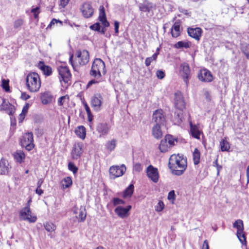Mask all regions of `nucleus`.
Masks as SVG:
<instances>
[{"label": "nucleus", "instance_id": "9b49d317", "mask_svg": "<svg viewBox=\"0 0 249 249\" xmlns=\"http://www.w3.org/2000/svg\"><path fill=\"white\" fill-rule=\"evenodd\" d=\"M174 104L178 110H182L185 108V103L181 92L177 91L174 94Z\"/></svg>", "mask_w": 249, "mask_h": 249}, {"label": "nucleus", "instance_id": "0e129e2a", "mask_svg": "<svg viewBox=\"0 0 249 249\" xmlns=\"http://www.w3.org/2000/svg\"><path fill=\"white\" fill-rule=\"evenodd\" d=\"M84 108H85V110L86 111V112H87V114H89L90 113H91V112L90 111V108L88 106V105L87 104V103H84Z\"/></svg>", "mask_w": 249, "mask_h": 249}, {"label": "nucleus", "instance_id": "4be33fe9", "mask_svg": "<svg viewBox=\"0 0 249 249\" xmlns=\"http://www.w3.org/2000/svg\"><path fill=\"white\" fill-rule=\"evenodd\" d=\"M73 213L75 214H77L76 216L79 221H84L85 220L87 213L84 207L81 206L79 209L77 208H74Z\"/></svg>", "mask_w": 249, "mask_h": 249}, {"label": "nucleus", "instance_id": "2f4dec72", "mask_svg": "<svg viewBox=\"0 0 249 249\" xmlns=\"http://www.w3.org/2000/svg\"><path fill=\"white\" fill-rule=\"evenodd\" d=\"M116 144L117 141L116 139H113L110 141H108L106 142L105 147L108 151L111 152L114 150L116 146Z\"/></svg>", "mask_w": 249, "mask_h": 249}, {"label": "nucleus", "instance_id": "de8ad7c7", "mask_svg": "<svg viewBox=\"0 0 249 249\" xmlns=\"http://www.w3.org/2000/svg\"><path fill=\"white\" fill-rule=\"evenodd\" d=\"M241 50L247 58L249 59V45L246 44H243L241 47Z\"/></svg>", "mask_w": 249, "mask_h": 249}, {"label": "nucleus", "instance_id": "e433bc0d", "mask_svg": "<svg viewBox=\"0 0 249 249\" xmlns=\"http://www.w3.org/2000/svg\"><path fill=\"white\" fill-rule=\"evenodd\" d=\"M159 149L161 152H165L170 147L164 140H162L159 145Z\"/></svg>", "mask_w": 249, "mask_h": 249}, {"label": "nucleus", "instance_id": "49530a36", "mask_svg": "<svg viewBox=\"0 0 249 249\" xmlns=\"http://www.w3.org/2000/svg\"><path fill=\"white\" fill-rule=\"evenodd\" d=\"M239 233V234H238V231H237L236 235L238 238L243 245H246L247 242L245 234L243 233V232H240Z\"/></svg>", "mask_w": 249, "mask_h": 249}, {"label": "nucleus", "instance_id": "5701e85b", "mask_svg": "<svg viewBox=\"0 0 249 249\" xmlns=\"http://www.w3.org/2000/svg\"><path fill=\"white\" fill-rule=\"evenodd\" d=\"M92 66H94L97 71H100L104 74L106 73L105 63L101 59H95L92 63Z\"/></svg>", "mask_w": 249, "mask_h": 249}, {"label": "nucleus", "instance_id": "774afa93", "mask_svg": "<svg viewBox=\"0 0 249 249\" xmlns=\"http://www.w3.org/2000/svg\"><path fill=\"white\" fill-rule=\"evenodd\" d=\"M202 249H209L208 242L207 240H205L203 242Z\"/></svg>", "mask_w": 249, "mask_h": 249}, {"label": "nucleus", "instance_id": "bf43d9fd", "mask_svg": "<svg viewBox=\"0 0 249 249\" xmlns=\"http://www.w3.org/2000/svg\"><path fill=\"white\" fill-rule=\"evenodd\" d=\"M156 75H157V76L159 79H162L165 76L164 72L161 70L157 71L156 72Z\"/></svg>", "mask_w": 249, "mask_h": 249}, {"label": "nucleus", "instance_id": "423d86ee", "mask_svg": "<svg viewBox=\"0 0 249 249\" xmlns=\"http://www.w3.org/2000/svg\"><path fill=\"white\" fill-rule=\"evenodd\" d=\"M125 171V166L124 164H122L120 166L117 165L111 166L109 172L111 178H115L123 176Z\"/></svg>", "mask_w": 249, "mask_h": 249}, {"label": "nucleus", "instance_id": "1a4fd4ad", "mask_svg": "<svg viewBox=\"0 0 249 249\" xmlns=\"http://www.w3.org/2000/svg\"><path fill=\"white\" fill-rule=\"evenodd\" d=\"M180 68L181 76L187 87L191 72L190 67L188 64L183 63L180 65Z\"/></svg>", "mask_w": 249, "mask_h": 249}, {"label": "nucleus", "instance_id": "f8f14e48", "mask_svg": "<svg viewBox=\"0 0 249 249\" xmlns=\"http://www.w3.org/2000/svg\"><path fill=\"white\" fill-rule=\"evenodd\" d=\"M197 77L198 79L203 82H210L213 80V76L211 72L206 69L200 70Z\"/></svg>", "mask_w": 249, "mask_h": 249}, {"label": "nucleus", "instance_id": "473e14b6", "mask_svg": "<svg viewBox=\"0 0 249 249\" xmlns=\"http://www.w3.org/2000/svg\"><path fill=\"white\" fill-rule=\"evenodd\" d=\"M61 184L63 189L69 188L72 184V180L71 178L69 177L65 178L61 181Z\"/></svg>", "mask_w": 249, "mask_h": 249}, {"label": "nucleus", "instance_id": "a878e982", "mask_svg": "<svg viewBox=\"0 0 249 249\" xmlns=\"http://www.w3.org/2000/svg\"><path fill=\"white\" fill-rule=\"evenodd\" d=\"M189 124L191 135L194 138L199 140L201 132L199 130L198 127L196 125L193 124L191 121L189 122Z\"/></svg>", "mask_w": 249, "mask_h": 249}, {"label": "nucleus", "instance_id": "ea45409f", "mask_svg": "<svg viewBox=\"0 0 249 249\" xmlns=\"http://www.w3.org/2000/svg\"><path fill=\"white\" fill-rule=\"evenodd\" d=\"M200 155L199 151L197 148H195L193 152V156L194 164L196 165L199 162Z\"/></svg>", "mask_w": 249, "mask_h": 249}, {"label": "nucleus", "instance_id": "f704fd0d", "mask_svg": "<svg viewBox=\"0 0 249 249\" xmlns=\"http://www.w3.org/2000/svg\"><path fill=\"white\" fill-rule=\"evenodd\" d=\"M233 227L237 229L238 233L240 232H243L244 225L243 221L241 219L236 220L233 224Z\"/></svg>", "mask_w": 249, "mask_h": 249}, {"label": "nucleus", "instance_id": "c9c22d12", "mask_svg": "<svg viewBox=\"0 0 249 249\" xmlns=\"http://www.w3.org/2000/svg\"><path fill=\"white\" fill-rule=\"evenodd\" d=\"M220 146L222 151H228L230 148L229 142L226 139H222L220 142Z\"/></svg>", "mask_w": 249, "mask_h": 249}, {"label": "nucleus", "instance_id": "9d476101", "mask_svg": "<svg viewBox=\"0 0 249 249\" xmlns=\"http://www.w3.org/2000/svg\"><path fill=\"white\" fill-rule=\"evenodd\" d=\"M131 205H127L124 207L122 206H118L114 210L115 213L121 218L127 217L129 215V211L131 209Z\"/></svg>", "mask_w": 249, "mask_h": 249}, {"label": "nucleus", "instance_id": "a211bd4d", "mask_svg": "<svg viewBox=\"0 0 249 249\" xmlns=\"http://www.w3.org/2000/svg\"><path fill=\"white\" fill-rule=\"evenodd\" d=\"M110 130V126L107 123H99L96 127V130L100 134V136L107 135Z\"/></svg>", "mask_w": 249, "mask_h": 249}, {"label": "nucleus", "instance_id": "cd10ccee", "mask_svg": "<svg viewBox=\"0 0 249 249\" xmlns=\"http://www.w3.org/2000/svg\"><path fill=\"white\" fill-rule=\"evenodd\" d=\"M160 125L156 124L152 128V135L156 139H160L162 136Z\"/></svg>", "mask_w": 249, "mask_h": 249}, {"label": "nucleus", "instance_id": "a19ab883", "mask_svg": "<svg viewBox=\"0 0 249 249\" xmlns=\"http://www.w3.org/2000/svg\"><path fill=\"white\" fill-rule=\"evenodd\" d=\"M44 226L45 230L49 232L53 231L56 229L55 225L51 222H47L44 224Z\"/></svg>", "mask_w": 249, "mask_h": 249}, {"label": "nucleus", "instance_id": "37998d69", "mask_svg": "<svg viewBox=\"0 0 249 249\" xmlns=\"http://www.w3.org/2000/svg\"><path fill=\"white\" fill-rule=\"evenodd\" d=\"M166 142L170 146V147L175 144V142L176 141L175 139L170 135H167L165 136L164 139Z\"/></svg>", "mask_w": 249, "mask_h": 249}, {"label": "nucleus", "instance_id": "c85d7f7f", "mask_svg": "<svg viewBox=\"0 0 249 249\" xmlns=\"http://www.w3.org/2000/svg\"><path fill=\"white\" fill-rule=\"evenodd\" d=\"M38 66L45 75L49 76L52 74V69L51 67L45 65L44 62H40Z\"/></svg>", "mask_w": 249, "mask_h": 249}, {"label": "nucleus", "instance_id": "3c124183", "mask_svg": "<svg viewBox=\"0 0 249 249\" xmlns=\"http://www.w3.org/2000/svg\"><path fill=\"white\" fill-rule=\"evenodd\" d=\"M89 28L92 30L100 32L101 26L99 22H97L93 25H90Z\"/></svg>", "mask_w": 249, "mask_h": 249}, {"label": "nucleus", "instance_id": "f257e3e1", "mask_svg": "<svg viewBox=\"0 0 249 249\" xmlns=\"http://www.w3.org/2000/svg\"><path fill=\"white\" fill-rule=\"evenodd\" d=\"M168 166L173 174L181 175L187 167L186 160L179 154L172 155L169 158Z\"/></svg>", "mask_w": 249, "mask_h": 249}, {"label": "nucleus", "instance_id": "dca6fc26", "mask_svg": "<svg viewBox=\"0 0 249 249\" xmlns=\"http://www.w3.org/2000/svg\"><path fill=\"white\" fill-rule=\"evenodd\" d=\"M153 121L156 123V124H162L165 121L164 115L161 109H158L154 112L153 114Z\"/></svg>", "mask_w": 249, "mask_h": 249}, {"label": "nucleus", "instance_id": "58836bf2", "mask_svg": "<svg viewBox=\"0 0 249 249\" xmlns=\"http://www.w3.org/2000/svg\"><path fill=\"white\" fill-rule=\"evenodd\" d=\"M15 159L18 162L21 163L25 159V154L22 152H18L14 154Z\"/></svg>", "mask_w": 249, "mask_h": 249}, {"label": "nucleus", "instance_id": "2eb2a0df", "mask_svg": "<svg viewBox=\"0 0 249 249\" xmlns=\"http://www.w3.org/2000/svg\"><path fill=\"white\" fill-rule=\"evenodd\" d=\"M147 175L154 182L157 183L159 180V173L158 169L152 165H149L147 168Z\"/></svg>", "mask_w": 249, "mask_h": 249}, {"label": "nucleus", "instance_id": "c756f323", "mask_svg": "<svg viewBox=\"0 0 249 249\" xmlns=\"http://www.w3.org/2000/svg\"><path fill=\"white\" fill-rule=\"evenodd\" d=\"M182 111V110H178L175 112L173 122L175 124L178 125L182 122L183 114Z\"/></svg>", "mask_w": 249, "mask_h": 249}, {"label": "nucleus", "instance_id": "680f3d73", "mask_svg": "<svg viewBox=\"0 0 249 249\" xmlns=\"http://www.w3.org/2000/svg\"><path fill=\"white\" fill-rule=\"evenodd\" d=\"M119 22L117 21H115V22H114V29H115V33L116 34H118L119 33Z\"/></svg>", "mask_w": 249, "mask_h": 249}, {"label": "nucleus", "instance_id": "20e7f679", "mask_svg": "<svg viewBox=\"0 0 249 249\" xmlns=\"http://www.w3.org/2000/svg\"><path fill=\"white\" fill-rule=\"evenodd\" d=\"M58 71L59 74V80L63 86V82L68 85L70 84L71 74L67 66H60L58 68ZM64 86H66L65 85Z\"/></svg>", "mask_w": 249, "mask_h": 249}, {"label": "nucleus", "instance_id": "aec40b11", "mask_svg": "<svg viewBox=\"0 0 249 249\" xmlns=\"http://www.w3.org/2000/svg\"><path fill=\"white\" fill-rule=\"evenodd\" d=\"M11 168L8 161L3 159L0 160V174L7 175Z\"/></svg>", "mask_w": 249, "mask_h": 249}, {"label": "nucleus", "instance_id": "6e6552de", "mask_svg": "<svg viewBox=\"0 0 249 249\" xmlns=\"http://www.w3.org/2000/svg\"><path fill=\"white\" fill-rule=\"evenodd\" d=\"M33 134L32 132H28L24 134L21 142L22 146L25 147L28 151L32 150L34 144L33 143Z\"/></svg>", "mask_w": 249, "mask_h": 249}, {"label": "nucleus", "instance_id": "ddd939ff", "mask_svg": "<svg viewBox=\"0 0 249 249\" xmlns=\"http://www.w3.org/2000/svg\"><path fill=\"white\" fill-rule=\"evenodd\" d=\"M139 10L143 12H153L156 9V5L155 3L148 0H145L138 5Z\"/></svg>", "mask_w": 249, "mask_h": 249}, {"label": "nucleus", "instance_id": "79ce46f5", "mask_svg": "<svg viewBox=\"0 0 249 249\" xmlns=\"http://www.w3.org/2000/svg\"><path fill=\"white\" fill-rule=\"evenodd\" d=\"M96 68H95L94 66L92 65L91 69L90 71V74L91 76H93L94 77H96L97 78H100L101 76V72L100 71H98L96 70Z\"/></svg>", "mask_w": 249, "mask_h": 249}, {"label": "nucleus", "instance_id": "6e6d98bb", "mask_svg": "<svg viewBox=\"0 0 249 249\" xmlns=\"http://www.w3.org/2000/svg\"><path fill=\"white\" fill-rule=\"evenodd\" d=\"M142 170V165L139 163H136L134 164L133 166V170L137 172H140Z\"/></svg>", "mask_w": 249, "mask_h": 249}, {"label": "nucleus", "instance_id": "052dcab7", "mask_svg": "<svg viewBox=\"0 0 249 249\" xmlns=\"http://www.w3.org/2000/svg\"><path fill=\"white\" fill-rule=\"evenodd\" d=\"M100 82L99 80H98L97 79H92L89 82V83L87 84V87H89L92 84H97Z\"/></svg>", "mask_w": 249, "mask_h": 249}, {"label": "nucleus", "instance_id": "4d7b16f0", "mask_svg": "<svg viewBox=\"0 0 249 249\" xmlns=\"http://www.w3.org/2000/svg\"><path fill=\"white\" fill-rule=\"evenodd\" d=\"M66 98L68 99L69 97L66 96H63L60 97L58 100V105L60 106H62Z\"/></svg>", "mask_w": 249, "mask_h": 249}, {"label": "nucleus", "instance_id": "bb28decb", "mask_svg": "<svg viewBox=\"0 0 249 249\" xmlns=\"http://www.w3.org/2000/svg\"><path fill=\"white\" fill-rule=\"evenodd\" d=\"M53 96L49 91H46L40 94V99L43 105H47L52 102Z\"/></svg>", "mask_w": 249, "mask_h": 249}, {"label": "nucleus", "instance_id": "a18cd8bd", "mask_svg": "<svg viewBox=\"0 0 249 249\" xmlns=\"http://www.w3.org/2000/svg\"><path fill=\"white\" fill-rule=\"evenodd\" d=\"M112 202L114 206L117 207L125 203V201L118 197H114L112 199Z\"/></svg>", "mask_w": 249, "mask_h": 249}, {"label": "nucleus", "instance_id": "f03ea898", "mask_svg": "<svg viewBox=\"0 0 249 249\" xmlns=\"http://www.w3.org/2000/svg\"><path fill=\"white\" fill-rule=\"evenodd\" d=\"M75 58L73 60V55L70 57L69 61L71 63L73 69L76 71L77 67L79 66H84L87 64L89 59V55L88 51L85 50L77 51L75 53Z\"/></svg>", "mask_w": 249, "mask_h": 249}, {"label": "nucleus", "instance_id": "7c9ffc66", "mask_svg": "<svg viewBox=\"0 0 249 249\" xmlns=\"http://www.w3.org/2000/svg\"><path fill=\"white\" fill-rule=\"evenodd\" d=\"M75 134L81 139H84L86 135V128L84 126L81 125L78 126L75 130Z\"/></svg>", "mask_w": 249, "mask_h": 249}, {"label": "nucleus", "instance_id": "412c9836", "mask_svg": "<svg viewBox=\"0 0 249 249\" xmlns=\"http://www.w3.org/2000/svg\"><path fill=\"white\" fill-rule=\"evenodd\" d=\"M0 108L1 109L5 110L10 115H12L15 111L14 106L10 104L5 99H3Z\"/></svg>", "mask_w": 249, "mask_h": 249}, {"label": "nucleus", "instance_id": "6ab92c4d", "mask_svg": "<svg viewBox=\"0 0 249 249\" xmlns=\"http://www.w3.org/2000/svg\"><path fill=\"white\" fill-rule=\"evenodd\" d=\"M187 32L189 36L197 40H199L202 34V29L198 27L196 28L189 27L187 29Z\"/></svg>", "mask_w": 249, "mask_h": 249}, {"label": "nucleus", "instance_id": "4c0bfd02", "mask_svg": "<svg viewBox=\"0 0 249 249\" xmlns=\"http://www.w3.org/2000/svg\"><path fill=\"white\" fill-rule=\"evenodd\" d=\"M190 46V45L189 42L180 41L175 44L174 47L177 49H181L183 48H189Z\"/></svg>", "mask_w": 249, "mask_h": 249}, {"label": "nucleus", "instance_id": "603ef678", "mask_svg": "<svg viewBox=\"0 0 249 249\" xmlns=\"http://www.w3.org/2000/svg\"><path fill=\"white\" fill-rule=\"evenodd\" d=\"M68 168L69 169L72 171L74 174L76 173L77 172L78 168L71 162H70L68 163Z\"/></svg>", "mask_w": 249, "mask_h": 249}, {"label": "nucleus", "instance_id": "393cba45", "mask_svg": "<svg viewBox=\"0 0 249 249\" xmlns=\"http://www.w3.org/2000/svg\"><path fill=\"white\" fill-rule=\"evenodd\" d=\"M99 10V20L102 22L105 27H108L109 26V23L107 19L104 7L103 6H100Z\"/></svg>", "mask_w": 249, "mask_h": 249}, {"label": "nucleus", "instance_id": "13d9d810", "mask_svg": "<svg viewBox=\"0 0 249 249\" xmlns=\"http://www.w3.org/2000/svg\"><path fill=\"white\" fill-rule=\"evenodd\" d=\"M168 199L169 200H174L175 199V194L174 190L169 192L168 195Z\"/></svg>", "mask_w": 249, "mask_h": 249}, {"label": "nucleus", "instance_id": "39448f33", "mask_svg": "<svg viewBox=\"0 0 249 249\" xmlns=\"http://www.w3.org/2000/svg\"><path fill=\"white\" fill-rule=\"evenodd\" d=\"M20 219L28 221L30 223H34L36 220V217L33 214L30 210V205L23 208L19 213Z\"/></svg>", "mask_w": 249, "mask_h": 249}, {"label": "nucleus", "instance_id": "72a5a7b5", "mask_svg": "<svg viewBox=\"0 0 249 249\" xmlns=\"http://www.w3.org/2000/svg\"><path fill=\"white\" fill-rule=\"evenodd\" d=\"M134 191V185L130 184L127 187L124 191L123 193V197L125 198L127 197H130L131 196Z\"/></svg>", "mask_w": 249, "mask_h": 249}, {"label": "nucleus", "instance_id": "c03bdc74", "mask_svg": "<svg viewBox=\"0 0 249 249\" xmlns=\"http://www.w3.org/2000/svg\"><path fill=\"white\" fill-rule=\"evenodd\" d=\"M157 59V54H154L151 57H147L145 60V64L146 66H149L151 63L153 61H156Z\"/></svg>", "mask_w": 249, "mask_h": 249}, {"label": "nucleus", "instance_id": "09e8293b", "mask_svg": "<svg viewBox=\"0 0 249 249\" xmlns=\"http://www.w3.org/2000/svg\"><path fill=\"white\" fill-rule=\"evenodd\" d=\"M23 19L21 18L18 19L16 20L13 23L14 28L15 29H18L23 25Z\"/></svg>", "mask_w": 249, "mask_h": 249}, {"label": "nucleus", "instance_id": "338daca9", "mask_svg": "<svg viewBox=\"0 0 249 249\" xmlns=\"http://www.w3.org/2000/svg\"><path fill=\"white\" fill-rule=\"evenodd\" d=\"M70 0H60V5L63 7H65L69 2Z\"/></svg>", "mask_w": 249, "mask_h": 249}, {"label": "nucleus", "instance_id": "b1692460", "mask_svg": "<svg viewBox=\"0 0 249 249\" xmlns=\"http://www.w3.org/2000/svg\"><path fill=\"white\" fill-rule=\"evenodd\" d=\"M181 22L179 20H178L174 23L171 28V33L172 37H177L180 35V26Z\"/></svg>", "mask_w": 249, "mask_h": 249}, {"label": "nucleus", "instance_id": "0eeeda50", "mask_svg": "<svg viewBox=\"0 0 249 249\" xmlns=\"http://www.w3.org/2000/svg\"><path fill=\"white\" fill-rule=\"evenodd\" d=\"M103 103V98L99 93L94 94L91 98V106L96 111L101 110Z\"/></svg>", "mask_w": 249, "mask_h": 249}, {"label": "nucleus", "instance_id": "864d4df0", "mask_svg": "<svg viewBox=\"0 0 249 249\" xmlns=\"http://www.w3.org/2000/svg\"><path fill=\"white\" fill-rule=\"evenodd\" d=\"M164 205L162 201H159L156 207V211L157 212H161L164 208Z\"/></svg>", "mask_w": 249, "mask_h": 249}, {"label": "nucleus", "instance_id": "5fc2aeb1", "mask_svg": "<svg viewBox=\"0 0 249 249\" xmlns=\"http://www.w3.org/2000/svg\"><path fill=\"white\" fill-rule=\"evenodd\" d=\"M57 23H59L61 25L62 24V22L59 20L53 18L50 24L47 27V29H51L53 26L55 24Z\"/></svg>", "mask_w": 249, "mask_h": 249}, {"label": "nucleus", "instance_id": "69168bd1", "mask_svg": "<svg viewBox=\"0 0 249 249\" xmlns=\"http://www.w3.org/2000/svg\"><path fill=\"white\" fill-rule=\"evenodd\" d=\"M21 98L24 100H27L30 98V96L26 93H22Z\"/></svg>", "mask_w": 249, "mask_h": 249}, {"label": "nucleus", "instance_id": "7ed1b4c3", "mask_svg": "<svg viewBox=\"0 0 249 249\" xmlns=\"http://www.w3.org/2000/svg\"><path fill=\"white\" fill-rule=\"evenodd\" d=\"M27 89L32 92L38 91L41 87V81L39 75L36 72L29 73L26 78Z\"/></svg>", "mask_w": 249, "mask_h": 249}, {"label": "nucleus", "instance_id": "f3484780", "mask_svg": "<svg viewBox=\"0 0 249 249\" xmlns=\"http://www.w3.org/2000/svg\"><path fill=\"white\" fill-rule=\"evenodd\" d=\"M80 9L83 16L86 18H90L93 14V9L89 2L84 3Z\"/></svg>", "mask_w": 249, "mask_h": 249}, {"label": "nucleus", "instance_id": "e2e57ef3", "mask_svg": "<svg viewBox=\"0 0 249 249\" xmlns=\"http://www.w3.org/2000/svg\"><path fill=\"white\" fill-rule=\"evenodd\" d=\"M28 107H29L28 105H26L25 106H24V107L22 108V112L20 114L26 115V113L28 112Z\"/></svg>", "mask_w": 249, "mask_h": 249}, {"label": "nucleus", "instance_id": "4468645a", "mask_svg": "<svg viewBox=\"0 0 249 249\" xmlns=\"http://www.w3.org/2000/svg\"><path fill=\"white\" fill-rule=\"evenodd\" d=\"M83 144L81 142L74 144L71 153L72 158L73 160H77L80 158L83 153Z\"/></svg>", "mask_w": 249, "mask_h": 249}, {"label": "nucleus", "instance_id": "8fccbe9b", "mask_svg": "<svg viewBox=\"0 0 249 249\" xmlns=\"http://www.w3.org/2000/svg\"><path fill=\"white\" fill-rule=\"evenodd\" d=\"M2 87L5 91L8 92L10 91L8 80L3 79L2 80Z\"/></svg>", "mask_w": 249, "mask_h": 249}]
</instances>
